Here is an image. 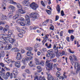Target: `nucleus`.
<instances>
[{"instance_id": "nucleus-14", "label": "nucleus", "mask_w": 80, "mask_h": 80, "mask_svg": "<svg viewBox=\"0 0 80 80\" xmlns=\"http://www.w3.org/2000/svg\"><path fill=\"white\" fill-rule=\"evenodd\" d=\"M22 3L25 5V6H28V5L30 4V2H28V1H24L22 2Z\"/></svg>"}, {"instance_id": "nucleus-53", "label": "nucleus", "mask_w": 80, "mask_h": 80, "mask_svg": "<svg viewBox=\"0 0 80 80\" xmlns=\"http://www.w3.org/2000/svg\"><path fill=\"white\" fill-rule=\"evenodd\" d=\"M69 51L70 53H71L73 54L75 53V52L74 51L71 50H70V49H69Z\"/></svg>"}, {"instance_id": "nucleus-25", "label": "nucleus", "mask_w": 80, "mask_h": 80, "mask_svg": "<svg viewBox=\"0 0 80 80\" xmlns=\"http://www.w3.org/2000/svg\"><path fill=\"white\" fill-rule=\"evenodd\" d=\"M48 53L49 55L52 54V53H53V49H51V50H49L48 51Z\"/></svg>"}, {"instance_id": "nucleus-48", "label": "nucleus", "mask_w": 80, "mask_h": 80, "mask_svg": "<svg viewBox=\"0 0 80 80\" xmlns=\"http://www.w3.org/2000/svg\"><path fill=\"white\" fill-rule=\"evenodd\" d=\"M16 23L18 24H20V23H21L20 20H18L17 21H16Z\"/></svg>"}, {"instance_id": "nucleus-32", "label": "nucleus", "mask_w": 80, "mask_h": 80, "mask_svg": "<svg viewBox=\"0 0 80 80\" xmlns=\"http://www.w3.org/2000/svg\"><path fill=\"white\" fill-rule=\"evenodd\" d=\"M63 44L62 43L59 44V48H62V49H63Z\"/></svg>"}, {"instance_id": "nucleus-10", "label": "nucleus", "mask_w": 80, "mask_h": 80, "mask_svg": "<svg viewBox=\"0 0 80 80\" xmlns=\"http://www.w3.org/2000/svg\"><path fill=\"white\" fill-rule=\"evenodd\" d=\"M66 73H67V72H64L63 76L59 77V79H62V80H63V79H65V78H67V76Z\"/></svg>"}, {"instance_id": "nucleus-40", "label": "nucleus", "mask_w": 80, "mask_h": 80, "mask_svg": "<svg viewBox=\"0 0 80 80\" xmlns=\"http://www.w3.org/2000/svg\"><path fill=\"white\" fill-rule=\"evenodd\" d=\"M26 49L27 50H28L29 51H30L31 50H32L33 49H32V48H31L30 47H29L28 48H26Z\"/></svg>"}, {"instance_id": "nucleus-54", "label": "nucleus", "mask_w": 80, "mask_h": 80, "mask_svg": "<svg viewBox=\"0 0 80 80\" xmlns=\"http://www.w3.org/2000/svg\"><path fill=\"white\" fill-rule=\"evenodd\" d=\"M34 80H39V77L38 76H36L34 78Z\"/></svg>"}, {"instance_id": "nucleus-4", "label": "nucleus", "mask_w": 80, "mask_h": 80, "mask_svg": "<svg viewBox=\"0 0 80 80\" xmlns=\"http://www.w3.org/2000/svg\"><path fill=\"white\" fill-rule=\"evenodd\" d=\"M49 60H47L46 62V66L48 68H49V70H51L53 68V63L49 62Z\"/></svg>"}, {"instance_id": "nucleus-30", "label": "nucleus", "mask_w": 80, "mask_h": 80, "mask_svg": "<svg viewBox=\"0 0 80 80\" xmlns=\"http://www.w3.org/2000/svg\"><path fill=\"white\" fill-rule=\"evenodd\" d=\"M12 73L14 75H15V76H17V75H18V72H17V71H12Z\"/></svg>"}, {"instance_id": "nucleus-20", "label": "nucleus", "mask_w": 80, "mask_h": 80, "mask_svg": "<svg viewBox=\"0 0 80 80\" xmlns=\"http://www.w3.org/2000/svg\"><path fill=\"white\" fill-rule=\"evenodd\" d=\"M9 2L11 4H13V5H16L17 2L13 1V0H9Z\"/></svg>"}, {"instance_id": "nucleus-8", "label": "nucleus", "mask_w": 80, "mask_h": 80, "mask_svg": "<svg viewBox=\"0 0 80 80\" xmlns=\"http://www.w3.org/2000/svg\"><path fill=\"white\" fill-rule=\"evenodd\" d=\"M16 58L18 60H20L22 58V55L21 53L18 52L17 53V57Z\"/></svg>"}, {"instance_id": "nucleus-12", "label": "nucleus", "mask_w": 80, "mask_h": 80, "mask_svg": "<svg viewBox=\"0 0 80 80\" xmlns=\"http://www.w3.org/2000/svg\"><path fill=\"white\" fill-rule=\"evenodd\" d=\"M5 73L3 72L2 73H1V77L3 78L5 80H7L8 79V78L6 76H5Z\"/></svg>"}, {"instance_id": "nucleus-33", "label": "nucleus", "mask_w": 80, "mask_h": 80, "mask_svg": "<svg viewBox=\"0 0 80 80\" xmlns=\"http://www.w3.org/2000/svg\"><path fill=\"white\" fill-rule=\"evenodd\" d=\"M49 55L50 56V58L51 59V58H54V57H55V55L53 54H49Z\"/></svg>"}, {"instance_id": "nucleus-63", "label": "nucleus", "mask_w": 80, "mask_h": 80, "mask_svg": "<svg viewBox=\"0 0 80 80\" xmlns=\"http://www.w3.org/2000/svg\"><path fill=\"white\" fill-rule=\"evenodd\" d=\"M8 15L9 16H12L13 15V14L12 12H10L9 13H8Z\"/></svg>"}, {"instance_id": "nucleus-21", "label": "nucleus", "mask_w": 80, "mask_h": 80, "mask_svg": "<svg viewBox=\"0 0 80 80\" xmlns=\"http://www.w3.org/2000/svg\"><path fill=\"white\" fill-rule=\"evenodd\" d=\"M69 59L71 61V62L72 65H73V63H74V61H73V59L72 57L71 56H70L69 57Z\"/></svg>"}, {"instance_id": "nucleus-41", "label": "nucleus", "mask_w": 80, "mask_h": 80, "mask_svg": "<svg viewBox=\"0 0 80 80\" xmlns=\"http://www.w3.org/2000/svg\"><path fill=\"white\" fill-rule=\"evenodd\" d=\"M8 47V50H10V49H11L12 48V45L10 44H9L7 45Z\"/></svg>"}, {"instance_id": "nucleus-11", "label": "nucleus", "mask_w": 80, "mask_h": 80, "mask_svg": "<svg viewBox=\"0 0 80 80\" xmlns=\"http://www.w3.org/2000/svg\"><path fill=\"white\" fill-rule=\"evenodd\" d=\"M3 48H4V50H8L7 46H6L4 47V46H3V45H2L0 44V50H2Z\"/></svg>"}, {"instance_id": "nucleus-45", "label": "nucleus", "mask_w": 80, "mask_h": 80, "mask_svg": "<svg viewBox=\"0 0 80 80\" xmlns=\"http://www.w3.org/2000/svg\"><path fill=\"white\" fill-rule=\"evenodd\" d=\"M15 39H12V40H11V41H10V43H14V42H15Z\"/></svg>"}, {"instance_id": "nucleus-56", "label": "nucleus", "mask_w": 80, "mask_h": 80, "mask_svg": "<svg viewBox=\"0 0 80 80\" xmlns=\"http://www.w3.org/2000/svg\"><path fill=\"white\" fill-rule=\"evenodd\" d=\"M42 24L43 25L46 26V25H47V22L46 21H45L43 22Z\"/></svg>"}, {"instance_id": "nucleus-61", "label": "nucleus", "mask_w": 80, "mask_h": 80, "mask_svg": "<svg viewBox=\"0 0 80 80\" xmlns=\"http://www.w3.org/2000/svg\"><path fill=\"white\" fill-rule=\"evenodd\" d=\"M14 44V46H15V47H17L18 46V42H15Z\"/></svg>"}, {"instance_id": "nucleus-44", "label": "nucleus", "mask_w": 80, "mask_h": 80, "mask_svg": "<svg viewBox=\"0 0 80 80\" xmlns=\"http://www.w3.org/2000/svg\"><path fill=\"white\" fill-rule=\"evenodd\" d=\"M44 77H42V76H40L39 77V80H43Z\"/></svg>"}, {"instance_id": "nucleus-7", "label": "nucleus", "mask_w": 80, "mask_h": 80, "mask_svg": "<svg viewBox=\"0 0 80 80\" xmlns=\"http://www.w3.org/2000/svg\"><path fill=\"white\" fill-rule=\"evenodd\" d=\"M74 68L75 69H76L77 71H78L80 69V66L78 62H75L74 64Z\"/></svg>"}, {"instance_id": "nucleus-46", "label": "nucleus", "mask_w": 80, "mask_h": 80, "mask_svg": "<svg viewBox=\"0 0 80 80\" xmlns=\"http://www.w3.org/2000/svg\"><path fill=\"white\" fill-rule=\"evenodd\" d=\"M74 36L71 35V41H73V39H74Z\"/></svg>"}, {"instance_id": "nucleus-37", "label": "nucleus", "mask_w": 80, "mask_h": 80, "mask_svg": "<svg viewBox=\"0 0 80 80\" xmlns=\"http://www.w3.org/2000/svg\"><path fill=\"white\" fill-rule=\"evenodd\" d=\"M2 17L3 20L7 19V16L5 15H2Z\"/></svg>"}, {"instance_id": "nucleus-35", "label": "nucleus", "mask_w": 80, "mask_h": 80, "mask_svg": "<svg viewBox=\"0 0 80 80\" xmlns=\"http://www.w3.org/2000/svg\"><path fill=\"white\" fill-rule=\"evenodd\" d=\"M51 27L50 28V30H54V27L52 24H51L50 25Z\"/></svg>"}, {"instance_id": "nucleus-5", "label": "nucleus", "mask_w": 80, "mask_h": 80, "mask_svg": "<svg viewBox=\"0 0 80 80\" xmlns=\"http://www.w3.org/2000/svg\"><path fill=\"white\" fill-rule=\"evenodd\" d=\"M30 7L32 8V9L34 10H36L37 8H38V5L37 4L34 2H32L30 5Z\"/></svg>"}, {"instance_id": "nucleus-23", "label": "nucleus", "mask_w": 80, "mask_h": 80, "mask_svg": "<svg viewBox=\"0 0 80 80\" xmlns=\"http://www.w3.org/2000/svg\"><path fill=\"white\" fill-rule=\"evenodd\" d=\"M29 60V58L28 57L26 58H23L22 59V61L23 63H25L26 61H28V60Z\"/></svg>"}, {"instance_id": "nucleus-16", "label": "nucleus", "mask_w": 80, "mask_h": 80, "mask_svg": "<svg viewBox=\"0 0 80 80\" xmlns=\"http://www.w3.org/2000/svg\"><path fill=\"white\" fill-rule=\"evenodd\" d=\"M48 38L47 37V35H46L45 37H44L43 40V41H42V42L43 43V45H44V43H45V42H47V40L48 39Z\"/></svg>"}, {"instance_id": "nucleus-42", "label": "nucleus", "mask_w": 80, "mask_h": 80, "mask_svg": "<svg viewBox=\"0 0 80 80\" xmlns=\"http://www.w3.org/2000/svg\"><path fill=\"white\" fill-rule=\"evenodd\" d=\"M74 32V31L73 30H69L68 31V32L69 33H73V32Z\"/></svg>"}, {"instance_id": "nucleus-2", "label": "nucleus", "mask_w": 80, "mask_h": 80, "mask_svg": "<svg viewBox=\"0 0 80 80\" xmlns=\"http://www.w3.org/2000/svg\"><path fill=\"white\" fill-rule=\"evenodd\" d=\"M30 17L28 15L25 16V23L23 22H21L20 24L21 26H25L26 25H30Z\"/></svg>"}, {"instance_id": "nucleus-29", "label": "nucleus", "mask_w": 80, "mask_h": 80, "mask_svg": "<svg viewBox=\"0 0 80 80\" xmlns=\"http://www.w3.org/2000/svg\"><path fill=\"white\" fill-rule=\"evenodd\" d=\"M29 65L31 67H32L33 66V61H31L29 63Z\"/></svg>"}, {"instance_id": "nucleus-31", "label": "nucleus", "mask_w": 80, "mask_h": 80, "mask_svg": "<svg viewBox=\"0 0 80 80\" xmlns=\"http://www.w3.org/2000/svg\"><path fill=\"white\" fill-rule=\"evenodd\" d=\"M56 75V76H57V77H58L59 78V77H60V73L58 71L57 72Z\"/></svg>"}, {"instance_id": "nucleus-27", "label": "nucleus", "mask_w": 80, "mask_h": 80, "mask_svg": "<svg viewBox=\"0 0 80 80\" xmlns=\"http://www.w3.org/2000/svg\"><path fill=\"white\" fill-rule=\"evenodd\" d=\"M56 8L58 13H60V6H59V5H58L57 7V8Z\"/></svg>"}, {"instance_id": "nucleus-59", "label": "nucleus", "mask_w": 80, "mask_h": 80, "mask_svg": "<svg viewBox=\"0 0 80 80\" xmlns=\"http://www.w3.org/2000/svg\"><path fill=\"white\" fill-rule=\"evenodd\" d=\"M58 18H59V17L58 16H56V20H55V21L58 20Z\"/></svg>"}, {"instance_id": "nucleus-34", "label": "nucleus", "mask_w": 80, "mask_h": 80, "mask_svg": "<svg viewBox=\"0 0 80 80\" xmlns=\"http://www.w3.org/2000/svg\"><path fill=\"white\" fill-rule=\"evenodd\" d=\"M27 55L28 56H30L32 55V52L31 51H28L27 52Z\"/></svg>"}, {"instance_id": "nucleus-26", "label": "nucleus", "mask_w": 80, "mask_h": 80, "mask_svg": "<svg viewBox=\"0 0 80 80\" xmlns=\"http://www.w3.org/2000/svg\"><path fill=\"white\" fill-rule=\"evenodd\" d=\"M9 8L11 10H12L13 11H15V7L11 5L9 6Z\"/></svg>"}, {"instance_id": "nucleus-57", "label": "nucleus", "mask_w": 80, "mask_h": 80, "mask_svg": "<svg viewBox=\"0 0 80 80\" xmlns=\"http://www.w3.org/2000/svg\"><path fill=\"white\" fill-rule=\"evenodd\" d=\"M37 28H38V27L35 26L34 28H33V30H36Z\"/></svg>"}, {"instance_id": "nucleus-47", "label": "nucleus", "mask_w": 80, "mask_h": 80, "mask_svg": "<svg viewBox=\"0 0 80 80\" xmlns=\"http://www.w3.org/2000/svg\"><path fill=\"white\" fill-rule=\"evenodd\" d=\"M61 14L62 16V17H63V16H64V15H65V14H64V12H63V10H62L61 11Z\"/></svg>"}, {"instance_id": "nucleus-49", "label": "nucleus", "mask_w": 80, "mask_h": 80, "mask_svg": "<svg viewBox=\"0 0 80 80\" xmlns=\"http://www.w3.org/2000/svg\"><path fill=\"white\" fill-rule=\"evenodd\" d=\"M65 55V52L64 51H62L61 53H60V55L61 56H62V55Z\"/></svg>"}, {"instance_id": "nucleus-3", "label": "nucleus", "mask_w": 80, "mask_h": 80, "mask_svg": "<svg viewBox=\"0 0 80 80\" xmlns=\"http://www.w3.org/2000/svg\"><path fill=\"white\" fill-rule=\"evenodd\" d=\"M47 72V75H48L47 78L48 80H57L58 78L53 77L50 75V73L49 72V70Z\"/></svg>"}, {"instance_id": "nucleus-36", "label": "nucleus", "mask_w": 80, "mask_h": 80, "mask_svg": "<svg viewBox=\"0 0 80 80\" xmlns=\"http://www.w3.org/2000/svg\"><path fill=\"white\" fill-rule=\"evenodd\" d=\"M12 31L11 30H9L8 31V34L9 35H12Z\"/></svg>"}, {"instance_id": "nucleus-51", "label": "nucleus", "mask_w": 80, "mask_h": 80, "mask_svg": "<svg viewBox=\"0 0 80 80\" xmlns=\"http://www.w3.org/2000/svg\"><path fill=\"white\" fill-rule=\"evenodd\" d=\"M41 3L42 6H43V7H45V5L44 3V2H43V1H42L41 2Z\"/></svg>"}, {"instance_id": "nucleus-22", "label": "nucleus", "mask_w": 80, "mask_h": 80, "mask_svg": "<svg viewBox=\"0 0 80 80\" xmlns=\"http://www.w3.org/2000/svg\"><path fill=\"white\" fill-rule=\"evenodd\" d=\"M16 5L17 7V8H20V9H22V6H21L20 4L19 3H18L16 2Z\"/></svg>"}, {"instance_id": "nucleus-28", "label": "nucleus", "mask_w": 80, "mask_h": 80, "mask_svg": "<svg viewBox=\"0 0 80 80\" xmlns=\"http://www.w3.org/2000/svg\"><path fill=\"white\" fill-rule=\"evenodd\" d=\"M58 47H57H57H56V46H55V45H54L53 49L54 50H56V51H57L56 53H57V52H58Z\"/></svg>"}, {"instance_id": "nucleus-62", "label": "nucleus", "mask_w": 80, "mask_h": 80, "mask_svg": "<svg viewBox=\"0 0 80 80\" xmlns=\"http://www.w3.org/2000/svg\"><path fill=\"white\" fill-rule=\"evenodd\" d=\"M6 75H7V76L8 77H9L10 75V72H7L6 73Z\"/></svg>"}, {"instance_id": "nucleus-18", "label": "nucleus", "mask_w": 80, "mask_h": 80, "mask_svg": "<svg viewBox=\"0 0 80 80\" xmlns=\"http://www.w3.org/2000/svg\"><path fill=\"white\" fill-rule=\"evenodd\" d=\"M73 61L74 62H74H77L78 60L77 59V57H76V56L74 54L73 55Z\"/></svg>"}, {"instance_id": "nucleus-24", "label": "nucleus", "mask_w": 80, "mask_h": 80, "mask_svg": "<svg viewBox=\"0 0 80 80\" xmlns=\"http://www.w3.org/2000/svg\"><path fill=\"white\" fill-rule=\"evenodd\" d=\"M36 65H39L40 64H41V65H42V66H44V63H43V62H40L38 61L36 63Z\"/></svg>"}, {"instance_id": "nucleus-64", "label": "nucleus", "mask_w": 80, "mask_h": 80, "mask_svg": "<svg viewBox=\"0 0 80 80\" xmlns=\"http://www.w3.org/2000/svg\"><path fill=\"white\" fill-rule=\"evenodd\" d=\"M5 28L6 29H9V26L8 25H6L5 26Z\"/></svg>"}, {"instance_id": "nucleus-1", "label": "nucleus", "mask_w": 80, "mask_h": 80, "mask_svg": "<svg viewBox=\"0 0 80 80\" xmlns=\"http://www.w3.org/2000/svg\"><path fill=\"white\" fill-rule=\"evenodd\" d=\"M17 13L18 14L16 15L13 17V20L17 19L18 17H21L22 16L20 14H24L26 13V11L22 9H19L17 11Z\"/></svg>"}, {"instance_id": "nucleus-39", "label": "nucleus", "mask_w": 80, "mask_h": 80, "mask_svg": "<svg viewBox=\"0 0 80 80\" xmlns=\"http://www.w3.org/2000/svg\"><path fill=\"white\" fill-rule=\"evenodd\" d=\"M1 37H2V38H7L6 37V35H4L3 34H1Z\"/></svg>"}, {"instance_id": "nucleus-52", "label": "nucleus", "mask_w": 80, "mask_h": 80, "mask_svg": "<svg viewBox=\"0 0 80 80\" xmlns=\"http://www.w3.org/2000/svg\"><path fill=\"white\" fill-rule=\"evenodd\" d=\"M25 72L26 73H28V74H30V72L29 71V70L28 69H26L25 70Z\"/></svg>"}, {"instance_id": "nucleus-58", "label": "nucleus", "mask_w": 80, "mask_h": 80, "mask_svg": "<svg viewBox=\"0 0 80 80\" xmlns=\"http://www.w3.org/2000/svg\"><path fill=\"white\" fill-rule=\"evenodd\" d=\"M0 65H1V67H4V66H5V65L4 64L1 63H0Z\"/></svg>"}, {"instance_id": "nucleus-9", "label": "nucleus", "mask_w": 80, "mask_h": 80, "mask_svg": "<svg viewBox=\"0 0 80 80\" xmlns=\"http://www.w3.org/2000/svg\"><path fill=\"white\" fill-rule=\"evenodd\" d=\"M7 40L3 38H0V42H1L2 43H3V44H7Z\"/></svg>"}, {"instance_id": "nucleus-43", "label": "nucleus", "mask_w": 80, "mask_h": 80, "mask_svg": "<svg viewBox=\"0 0 80 80\" xmlns=\"http://www.w3.org/2000/svg\"><path fill=\"white\" fill-rule=\"evenodd\" d=\"M18 36L20 38H22V37H23V35L22 34L19 33L18 35Z\"/></svg>"}, {"instance_id": "nucleus-50", "label": "nucleus", "mask_w": 80, "mask_h": 80, "mask_svg": "<svg viewBox=\"0 0 80 80\" xmlns=\"http://www.w3.org/2000/svg\"><path fill=\"white\" fill-rule=\"evenodd\" d=\"M46 12L49 15H50V14H51V11L49 10H47Z\"/></svg>"}, {"instance_id": "nucleus-13", "label": "nucleus", "mask_w": 80, "mask_h": 80, "mask_svg": "<svg viewBox=\"0 0 80 80\" xmlns=\"http://www.w3.org/2000/svg\"><path fill=\"white\" fill-rule=\"evenodd\" d=\"M11 52H19V50L18 48H12L11 50Z\"/></svg>"}, {"instance_id": "nucleus-55", "label": "nucleus", "mask_w": 80, "mask_h": 80, "mask_svg": "<svg viewBox=\"0 0 80 80\" xmlns=\"http://www.w3.org/2000/svg\"><path fill=\"white\" fill-rule=\"evenodd\" d=\"M4 69L5 70H7L8 71H9L10 70V69H9V68H7V67H5L4 68Z\"/></svg>"}, {"instance_id": "nucleus-6", "label": "nucleus", "mask_w": 80, "mask_h": 80, "mask_svg": "<svg viewBox=\"0 0 80 80\" xmlns=\"http://www.w3.org/2000/svg\"><path fill=\"white\" fill-rule=\"evenodd\" d=\"M30 16L32 17V20H35L36 18H38L39 17V15L37 13L32 12L30 14Z\"/></svg>"}, {"instance_id": "nucleus-15", "label": "nucleus", "mask_w": 80, "mask_h": 80, "mask_svg": "<svg viewBox=\"0 0 80 80\" xmlns=\"http://www.w3.org/2000/svg\"><path fill=\"white\" fill-rule=\"evenodd\" d=\"M15 65L18 68H19V67H20V62L18 61L16 62L15 63Z\"/></svg>"}, {"instance_id": "nucleus-38", "label": "nucleus", "mask_w": 80, "mask_h": 80, "mask_svg": "<svg viewBox=\"0 0 80 80\" xmlns=\"http://www.w3.org/2000/svg\"><path fill=\"white\" fill-rule=\"evenodd\" d=\"M5 70H4V69H3V68H2L1 70V71H0V73H5Z\"/></svg>"}, {"instance_id": "nucleus-19", "label": "nucleus", "mask_w": 80, "mask_h": 80, "mask_svg": "<svg viewBox=\"0 0 80 80\" xmlns=\"http://www.w3.org/2000/svg\"><path fill=\"white\" fill-rule=\"evenodd\" d=\"M37 68L38 69L37 71V72L38 73H40V72H42V68H41V67L40 66H37Z\"/></svg>"}, {"instance_id": "nucleus-17", "label": "nucleus", "mask_w": 80, "mask_h": 80, "mask_svg": "<svg viewBox=\"0 0 80 80\" xmlns=\"http://www.w3.org/2000/svg\"><path fill=\"white\" fill-rule=\"evenodd\" d=\"M18 31L19 33H25V31L22 29H18Z\"/></svg>"}, {"instance_id": "nucleus-60", "label": "nucleus", "mask_w": 80, "mask_h": 80, "mask_svg": "<svg viewBox=\"0 0 80 80\" xmlns=\"http://www.w3.org/2000/svg\"><path fill=\"white\" fill-rule=\"evenodd\" d=\"M5 62H7L8 63H10L11 61H12V60L11 59H8V61L5 60Z\"/></svg>"}]
</instances>
